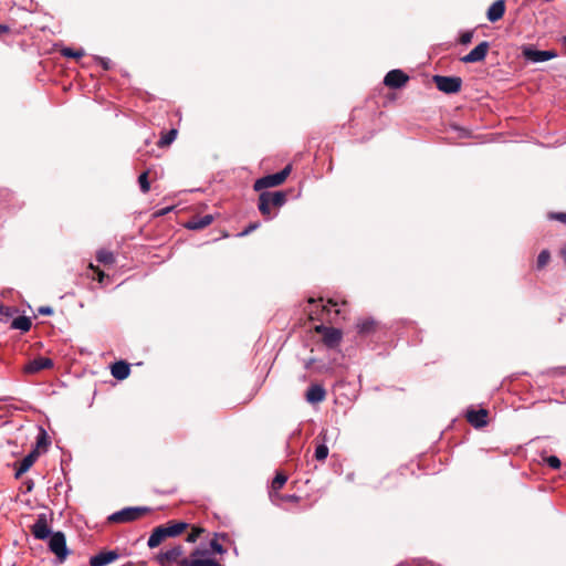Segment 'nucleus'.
<instances>
[{"label": "nucleus", "mask_w": 566, "mask_h": 566, "mask_svg": "<svg viewBox=\"0 0 566 566\" xmlns=\"http://www.w3.org/2000/svg\"><path fill=\"white\" fill-rule=\"evenodd\" d=\"M281 497H282L281 500H283V496H281ZM284 500L295 501L296 496L295 495H287V496L284 497Z\"/></svg>", "instance_id": "a19ab883"}, {"label": "nucleus", "mask_w": 566, "mask_h": 566, "mask_svg": "<svg viewBox=\"0 0 566 566\" xmlns=\"http://www.w3.org/2000/svg\"><path fill=\"white\" fill-rule=\"evenodd\" d=\"M3 312V306L0 304V314Z\"/></svg>", "instance_id": "c03bdc74"}, {"label": "nucleus", "mask_w": 566, "mask_h": 566, "mask_svg": "<svg viewBox=\"0 0 566 566\" xmlns=\"http://www.w3.org/2000/svg\"><path fill=\"white\" fill-rule=\"evenodd\" d=\"M523 56L534 63L545 62L557 56L554 51H539L531 46L523 48Z\"/></svg>", "instance_id": "6e6552de"}, {"label": "nucleus", "mask_w": 566, "mask_h": 566, "mask_svg": "<svg viewBox=\"0 0 566 566\" xmlns=\"http://www.w3.org/2000/svg\"><path fill=\"white\" fill-rule=\"evenodd\" d=\"M149 509L147 507H126L118 512L113 513L109 516V521L114 523H126L138 520L142 517Z\"/></svg>", "instance_id": "39448f33"}, {"label": "nucleus", "mask_w": 566, "mask_h": 566, "mask_svg": "<svg viewBox=\"0 0 566 566\" xmlns=\"http://www.w3.org/2000/svg\"><path fill=\"white\" fill-rule=\"evenodd\" d=\"M210 548H211V551L213 553H217V554H220V555H222L226 552L223 546L217 539H212L210 542Z\"/></svg>", "instance_id": "72a5a7b5"}, {"label": "nucleus", "mask_w": 566, "mask_h": 566, "mask_svg": "<svg viewBox=\"0 0 566 566\" xmlns=\"http://www.w3.org/2000/svg\"><path fill=\"white\" fill-rule=\"evenodd\" d=\"M488 411L485 409H479V410H468L467 412V420L474 427V428H483L488 423Z\"/></svg>", "instance_id": "ddd939ff"}, {"label": "nucleus", "mask_w": 566, "mask_h": 566, "mask_svg": "<svg viewBox=\"0 0 566 566\" xmlns=\"http://www.w3.org/2000/svg\"><path fill=\"white\" fill-rule=\"evenodd\" d=\"M317 331L323 332L324 343L329 347L337 345L342 339V333L337 328L322 327Z\"/></svg>", "instance_id": "dca6fc26"}, {"label": "nucleus", "mask_w": 566, "mask_h": 566, "mask_svg": "<svg viewBox=\"0 0 566 566\" xmlns=\"http://www.w3.org/2000/svg\"><path fill=\"white\" fill-rule=\"evenodd\" d=\"M187 528V524L184 522L171 523L164 526V530L168 537H175L181 534Z\"/></svg>", "instance_id": "5701e85b"}, {"label": "nucleus", "mask_w": 566, "mask_h": 566, "mask_svg": "<svg viewBox=\"0 0 566 566\" xmlns=\"http://www.w3.org/2000/svg\"><path fill=\"white\" fill-rule=\"evenodd\" d=\"M490 44L486 41L479 43L473 50L467 55L461 57L463 63H476L485 59Z\"/></svg>", "instance_id": "1a4fd4ad"}, {"label": "nucleus", "mask_w": 566, "mask_h": 566, "mask_svg": "<svg viewBox=\"0 0 566 566\" xmlns=\"http://www.w3.org/2000/svg\"><path fill=\"white\" fill-rule=\"evenodd\" d=\"M168 536L164 530V526L156 527L153 533L150 534L147 545L150 548H155L161 544L164 539H166Z\"/></svg>", "instance_id": "aec40b11"}, {"label": "nucleus", "mask_w": 566, "mask_h": 566, "mask_svg": "<svg viewBox=\"0 0 566 566\" xmlns=\"http://www.w3.org/2000/svg\"><path fill=\"white\" fill-rule=\"evenodd\" d=\"M258 228H259V223H252V224H250V226H249L244 231H242V232L240 233V235H241V237L247 235V234H249L250 232H252L253 230H255V229H258Z\"/></svg>", "instance_id": "c9c22d12"}, {"label": "nucleus", "mask_w": 566, "mask_h": 566, "mask_svg": "<svg viewBox=\"0 0 566 566\" xmlns=\"http://www.w3.org/2000/svg\"><path fill=\"white\" fill-rule=\"evenodd\" d=\"M62 55L65 56V57H73V59H80L84 55V51L83 50H73L71 48H64L62 50Z\"/></svg>", "instance_id": "cd10ccee"}, {"label": "nucleus", "mask_w": 566, "mask_h": 566, "mask_svg": "<svg viewBox=\"0 0 566 566\" xmlns=\"http://www.w3.org/2000/svg\"><path fill=\"white\" fill-rule=\"evenodd\" d=\"M328 455V448L326 444H319L315 449V459L318 461H324Z\"/></svg>", "instance_id": "bb28decb"}, {"label": "nucleus", "mask_w": 566, "mask_h": 566, "mask_svg": "<svg viewBox=\"0 0 566 566\" xmlns=\"http://www.w3.org/2000/svg\"><path fill=\"white\" fill-rule=\"evenodd\" d=\"M546 462L548 464L549 468L552 469H559L560 468V460L556 457V455H551L546 459Z\"/></svg>", "instance_id": "473e14b6"}, {"label": "nucleus", "mask_w": 566, "mask_h": 566, "mask_svg": "<svg viewBox=\"0 0 566 566\" xmlns=\"http://www.w3.org/2000/svg\"><path fill=\"white\" fill-rule=\"evenodd\" d=\"M551 254L547 250H543L537 258V268L543 269L549 262Z\"/></svg>", "instance_id": "c756f323"}, {"label": "nucleus", "mask_w": 566, "mask_h": 566, "mask_svg": "<svg viewBox=\"0 0 566 566\" xmlns=\"http://www.w3.org/2000/svg\"><path fill=\"white\" fill-rule=\"evenodd\" d=\"M49 549L56 556L59 563H63L70 551L66 546V538L62 532H54L49 539Z\"/></svg>", "instance_id": "7ed1b4c3"}, {"label": "nucleus", "mask_w": 566, "mask_h": 566, "mask_svg": "<svg viewBox=\"0 0 566 566\" xmlns=\"http://www.w3.org/2000/svg\"><path fill=\"white\" fill-rule=\"evenodd\" d=\"M44 441H45V432L42 431V434L38 440V446H41L42 443H44Z\"/></svg>", "instance_id": "ea45409f"}, {"label": "nucleus", "mask_w": 566, "mask_h": 566, "mask_svg": "<svg viewBox=\"0 0 566 566\" xmlns=\"http://www.w3.org/2000/svg\"><path fill=\"white\" fill-rule=\"evenodd\" d=\"M11 327L21 332H28L31 328V321L27 316H19L12 321Z\"/></svg>", "instance_id": "b1692460"}, {"label": "nucleus", "mask_w": 566, "mask_h": 566, "mask_svg": "<svg viewBox=\"0 0 566 566\" xmlns=\"http://www.w3.org/2000/svg\"><path fill=\"white\" fill-rule=\"evenodd\" d=\"M290 171H291V167L286 166L284 169H282L281 171H279L276 174H272V175L262 177L255 181L254 189L256 191H260L265 188L279 186L285 181V179L290 175Z\"/></svg>", "instance_id": "20e7f679"}, {"label": "nucleus", "mask_w": 566, "mask_h": 566, "mask_svg": "<svg viewBox=\"0 0 566 566\" xmlns=\"http://www.w3.org/2000/svg\"><path fill=\"white\" fill-rule=\"evenodd\" d=\"M36 458H38L36 451H32L28 455H25L19 463V467L17 468L15 476L18 478V476L24 474L27 471H29V469L35 462Z\"/></svg>", "instance_id": "6ab92c4d"}, {"label": "nucleus", "mask_w": 566, "mask_h": 566, "mask_svg": "<svg viewBox=\"0 0 566 566\" xmlns=\"http://www.w3.org/2000/svg\"><path fill=\"white\" fill-rule=\"evenodd\" d=\"M176 136H177L176 129L169 130L164 137H161V139L159 140V145L160 146L170 145L175 140Z\"/></svg>", "instance_id": "c85d7f7f"}, {"label": "nucleus", "mask_w": 566, "mask_h": 566, "mask_svg": "<svg viewBox=\"0 0 566 566\" xmlns=\"http://www.w3.org/2000/svg\"><path fill=\"white\" fill-rule=\"evenodd\" d=\"M98 262L104 264H112L114 262V254L107 250H99L96 254Z\"/></svg>", "instance_id": "393cba45"}, {"label": "nucleus", "mask_w": 566, "mask_h": 566, "mask_svg": "<svg viewBox=\"0 0 566 566\" xmlns=\"http://www.w3.org/2000/svg\"><path fill=\"white\" fill-rule=\"evenodd\" d=\"M31 531L33 536L38 539H45L52 535L45 514H40L38 516L36 522L32 525Z\"/></svg>", "instance_id": "9b49d317"}, {"label": "nucleus", "mask_w": 566, "mask_h": 566, "mask_svg": "<svg viewBox=\"0 0 566 566\" xmlns=\"http://www.w3.org/2000/svg\"><path fill=\"white\" fill-rule=\"evenodd\" d=\"M433 82L439 91L447 94L458 93L462 85V80L458 76L434 75Z\"/></svg>", "instance_id": "423d86ee"}, {"label": "nucleus", "mask_w": 566, "mask_h": 566, "mask_svg": "<svg viewBox=\"0 0 566 566\" xmlns=\"http://www.w3.org/2000/svg\"><path fill=\"white\" fill-rule=\"evenodd\" d=\"M39 313L42 315H51L53 313V310L49 306H43L39 308Z\"/></svg>", "instance_id": "4c0bfd02"}, {"label": "nucleus", "mask_w": 566, "mask_h": 566, "mask_svg": "<svg viewBox=\"0 0 566 566\" xmlns=\"http://www.w3.org/2000/svg\"><path fill=\"white\" fill-rule=\"evenodd\" d=\"M203 532L200 527H193L192 531L187 535L186 541L188 543H195L200 537L201 533Z\"/></svg>", "instance_id": "2f4dec72"}, {"label": "nucleus", "mask_w": 566, "mask_h": 566, "mask_svg": "<svg viewBox=\"0 0 566 566\" xmlns=\"http://www.w3.org/2000/svg\"><path fill=\"white\" fill-rule=\"evenodd\" d=\"M306 400L310 403H318L326 397V391L321 385H312L306 391Z\"/></svg>", "instance_id": "a211bd4d"}, {"label": "nucleus", "mask_w": 566, "mask_h": 566, "mask_svg": "<svg viewBox=\"0 0 566 566\" xmlns=\"http://www.w3.org/2000/svg\"><path fill=\"white\" fill-rule=\"evenodd\" d=\"M286 481L287 476L283 473H277L273 479L270 490V499L274 504H279L280 499H282L277 491L284 486Z\"/></svg>", "instance_id": "2eb2a0df"}, {"label": "nucleus", "mask_w": 566, "mask_h": 566, "mask_svg": "<svg viewBox=\"0 0 566 566\" xmlns=\"http://www.w3.org/2000/svg\"><path fill=\"white\" fill-rule=\"evenodd\" d=\"M112 375L118 380H123L129 375V365L124 361H117L112 366Z\"/></svg>", "instance_id": "412c9836"}, {"label": "nucleus", "mask_w": 566, "mask_h": 566, "mask_svg": "<svg viewBox=\"0 0 566 566\" xmlns=\"http://www.w3.org/2000/svg\"><path fill=\"white\" fill-rule=\"evenodd\" d=\"M138 184H139L140 190L144 193H147L149 191L150 185H149V181H148V172L147 171L143 172L138 177Z\"/></svg>", "instance_id": "a878e982"}, {"label": "nucleus", "mask_w": 566, "mask_h": 566, "mask_svg": "<svg viewBox=\"0 0 566 566\" xmlns=\"http://www.w3.org/2000/svg\"><path fill=\"white\" fill-rule=\"evenodd\" d=\"M184 555V548L180 545H177L175 547H171L165 552H161L157 555V562L161 566H169L172 563H177L179 565V562L182 558Z\"/></svg>", "instance_id": "0eeeda50"}, {"label": "nucleus", "mask_w": 566, "mask_h": 566, "mask_svg": "<svg viewBox=\"0 0 566 566\" xmlns=\"http://www.w3.org/2000/svg\"><path fill=\"white\" fill-rule=\"evenodd\" d=\"M374 327V321L365 319L357 324V328L359 333H368Z\"/></svg>", "instance_id": "7c9ffc66"}, {"label": "nucleus", "mask_w": 566, "mask_h": 566, "mask_svg": "<svg viewBox=\"0 0 566 566\" xmlns=\"http://www.w3.org/2000/svg\"><path fill=\"white\" fill-rule=\"evenodd\" d=\"M95 271H96V273H97V280H98V282H101V283H102V282H103V279H104V272H103V271H101V270H98V269H96Z\"/></svg>", "instance_id": "58836bf2"}, {"label": "nucleus", "mask_w": 566, "mask_h": 566, "mask_svg": "<svg viewBox=\"0 0 566 566\" xmlns=\"http://www.w3.org/2000/svg\"><path fill=\"white\" fill-rule=\"evenodd\" d=\"M7 31H8V28L0 24V34L3 32H7Z\"/></svg>", "instance_id": "79ce46f5"}, {"label": "nucleus", "mask_w": 566, "mask_h": 566, "mask_svg": "<svg viewBox=\"0 0 566 566\" xmlns=\"http://www.w3.org/2000/svg\"><path fill=\"white\" fill-rule=\"evenodd\" d=\"M472 38H473V32L472 31H467V32L461 34L460 43L461 44H469L472 41Z\"/></svg>", "instance_id": "f704fd0d"}, {"label": "nucleus", "mask_w": 566, "mask_h": 566, "mask_svg": "<svg viewBox=\"0 0 566 566\" xmlns=\"http://www.w3.org/2000/svg\"><path fill=\"white\" fill-rule=\"evenodd\" d=\"M119 557L116 551L101 552L90 558L91 566H106Z\"/></svg>", "instance_id": "f8f14e48"}, {"label": "nucleus", "mask_w": 566, "mask_h": 566, "mask_svg": "<svg viewBox=\"0 0 566 566\" xmlns=\"http://www.w3.org/2000/svg\"><path fill=\"white\" fill-rule=\"evenodd\" d=\"M505 12V3L504 0H496L491 4L488 10L486 17L490 22L499 21Z\"/></svg>", "instance_id": "f3484780"}, {"label": "nucleus", "mask_w": 566, "mask_h": 566, "mask_svg": "<svg viewBox=\"0 0 566 566\" xmlns=\"http://www.w3.org/2000/svg\"><path fill=\"white\" fill-rule=\"evenodd\" d=\"M327 304H328V305H332V306H337V305H338L336 302H333L332 300H329V301L327 302Z\"/></svg>", "instance_id": "37998d69"}, {"label": "nucleus", "mask_w": 566, "mask_h": 566, "mask_svg": "<svg viewBox=\"0 0 566 566\" xmlns=\"http://www.w3.org/2000/svg\"><path fill=\"white\" fill-rule=\"evenodd\" d=\"M552 218H554L563 223H566V213L565 212L555 213L552 216Z\"/></svg>", "instance_id": "e433bc0d"}, {"label": "nucleus", "mask_w": 566, "mask_h": 566, "mask_svg": "<svg viewBox=\"0 0 566 566\" xmlns=\"http://www.w3.org/2000/svg\"><path fill=\"white\" fill-rule=\"evenodd\" d=\"M179 566H221V564L211 556L210 551L196 548L189 557L179 562Z\"/></svg>", "instance_id": "f257e3e1"}, {"label": "nucleus", "mask_w": 566, "mask_h": 566, "mask_svg": "<svg viewBox=\"0 0 566 566\" xmlns=\"http://www.w3.org/2000/svg\"><path fill=\"white\" fill-rule=\"evenodd\" d=\"M408 75L401 70H391L386 74L384 84L391 88H400L408 82Z\"/></svg>", "instance_id": "9d476101"}, {"label": "nucleus", "mask_w": 566, "mask_h": 566, "mask_svg": "<svg viewBox=\"0 0 566 566\" xmlns=\"http://www.w3.org/2000/svg\"><path fill=\"white\" fill-rule=\"evenodd\" d=\"M285 202V193L282 191L275 192H262L259 197V210L263 216H266L268 219H271V206L272 207H281Z\"/></svg>", "instance_id": "f03ea898"}, {"label": "nucleus", "mask_w": 566, "mask_h": 566, "mask_svg": "<svg viewBox=\"0 0 566 566\" xmlns=\"http://www.w3.org/2000/svg\"><path fill=\"white\" fill-rule=\"evenodd\" d=\"M213 221V217L211 214H206L198 219H193L187 223V228L191 230L203 229L209 226Z\"/></svg>", "instance_id": "4be33fe9"}, {"label": "nucleus", "mask_w": 566, "mask_h": 566, "mask_svg": "<svg viewBox=\"0 0 566 566\" xmlns=\"http://www.w3.org/2000/svg\"><path fill=\"white\" fill-rule=\"evenodd\" d=\"M52 366H53V361L51 358L38 357V358L31 360L28 365H25L24 371L29 373V374H34L42 369H49Z\"/></svg>", "instance_id": "4468645a"}]
</instances>
